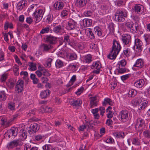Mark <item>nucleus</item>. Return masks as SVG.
<instances>
[{
    "label": "nucleus",
    "instance_id": "f257e3e1",
    "mask_svg": "<svg viewBox=\"0 0 150 150\" xmlns=\"http://www.w3.org/2000/svg\"><path fill=\"white\" fill-rule=\"evenodd\" d=\"M121 49L120 45L119 42L115 40H114L112 50L109 54L108 55V58L111 59H115Z\"/></svg>",
    "mask_w": 150,
    "mask_h": 150
},
{
    "label": "nucleus",
    "instance_id": "f03ea898",
    "mask_svg": "<svg viewBox=\"0 0 150 150\" xmlns=\"http://www.w3.org/2000/svg\"><path fill=\"white\" fill-rule=\"evenodd\" d=\"M136 105H139V110H143L146 107L148 102L144 98L139 96L135 98L133 100Z\"/></svg>",
    "mask_w": 150,
    "mask_h": 150
},
{
    "label": "nucleus",
    "instance_id": "7ed1b4c3",
    "mask_svg": "<svg viewBox=\"0 0 150 150\" xmlns=\"http://www.w3.org/2000/svg\"><path fill=\"white\" fill-rule=\"evenodd\" d=\"M115 16V19L116 21L122 22L125 21V18L127 17V13L125 10H118L117 11Z\"/></svg>",
    "mask_w": 150,
    "mask_h": 150
},
{
    "label": "nucleus",
    "instance_id": "20e7f679",
    "mask_svg": "<svg viewBox=\"0 0 150 150\" xmlns=\"http://www.w3.org/2000/svg\"><path fill=\"white\" fill-rule=\"evenodd\" d=\"M45 11L42 9H38L36 10L33 14L36 19L35 23L40 21L42 19Z\"/></svg>",
    "mask_w": 150,
    "mask_h": 150
},
{
    "label": "nucleus",
    "instance_id": "39448f33",
    "mask_svg": "<svg viewBox=\"0 0 150 150\" xmlns=\"http://www.w3.org/2000/svg\"><path fill=\"white\" fill-rule=\"evenodd\" d=\"M40 128V126L37 123L31 124L28 129V132L30 134H34L37 132Z\"/></svg>",
    "mask_w": 150,
    "mask_h": 150
},
{
    "label": "nucleus",
    "instance_id": "423d86ee",
    "mask_svg": "<svg viewBox=\"0 0 150 150\" xmlns=\"http://www.w3.org/2000/svg\"><path fill=\"white\" fill-rule=\"evenodd\" d=\"M119 116H120L122 121L125 122L129 119L130 115L127 110H122L120 112Z\"/></svg>",
    "mask_w": 150,
    "mask_h": 150
},
{
    "label": "nucleus",
    "instance_id": "0eeeda50",
    "mask_svg": "<svg viewBox=\"0 0 150 150\" xmlns=\"http://www.w3.org/2000/svg\"><path fill=\"white\" fill-rule=\"evenodd\" d=\"M135 45L133 47L134 50H137L136 51L139 52H141L142 50V43L141 40L139 39H135L134 41Z\"/></svg>",
    "mask_w": 150,
    "mask_h": 150
},
{
    "label": "nucleus",
    "instance_id": "6e6552de",
    "mask_svg": "<svg viewBox=\"0 0 150 150\" xmlns=\"http://www.w3.org/2000/svg\"><path fill=\"white\" fill-rule=\"evenodd\" d=\"M46 40L48 43L50 44L54 45L57 42V38L51 35H47Z\"/></svg>",
    "mask_w": 150,
    "mask_h": 150
},
{
    "label": "nucleus",
    "instance_id": "1a4fd4ad",
    "mask_svg": "<svg viewBox=\"0 0 150 150\" xmlns=\"http://www.w3.org/2000/svg\"><path fill=\"white\" fill-rule=\"evenodd\" d=\"M78 20V18H74V20H72L69 21L66 27L67 29L68 30H73L75 28L76 25L77 24L75 21Z\"/></svg>",
    "mask_w": 150,
    "mask_h": 150
},
{
    "label": "nucleus",
    "instance_id": "9d476101",
    "mask_svg": "<svg viewBox=\"0 0 150 150\" xmlns=\"http://www.w3.org/2000/svg\"><path fill=\"white\" fill-rule=\"evenodd\" d=\"M17 115L14 116L13 118L11 119L8 121H7L6 119L2 118L1 120L2 125H5L6 127H8L11 125V122L17 117Z\"/></svg>",
    "mask_w": 150,
    "mask_h": 150
},
{
    "label": "nucleus",
    "instance_id": "9b49d317",
    "mask_svg": "<svg viewBox=\"0 0 150 150\" xmlns=\"http://www.w3.org/2000/svg\"><path fill=\"white\" fill-rule=\"evenodd\" d=\"M20 141L19 139H17L12 141L8 144L7 147L9 149H12L15 146L18 145Z\"/></svg>",
    "mask_w": 150,
    "mask_h": 150
},
{
    "label": "nucleus",
    "instance_id": "f8f14e48",
    "mask_svg": "<svg viewBox=\"0 0 150 150\" xmlns=\"http://www.w3.org/2000/svg\"><path fill=\"white\" fill-rule=\"evenodd\" d=\"M86 3V0H76L75 1L76 6L79 8H81L85 6Z\"/></svg>",
    "mask_w": 150,
    "mask_h": 150
},
{
    "label": "nucleus",
    "instance_id": "ddd939ff",
    "mask_svg": "<svg viewBox=\"0 0 150 150\" xmlns=\"http://www.w3.org/2000/svg\"><path fill=\"white\" fill-rule=\"evenodd\" d=\"M64 6L63 2L62 1L59 0L54 3V6L55 9L59 10L62 9Z\"/></svg>",
    "mask_w": 150,
    "mask_h": 150
},
{
    "label": "nucleus",
    "instance_id": "4468645a",
    "mask_svg": "<svg viewBox=\"0 0 150 150\" xmlns=\"http://www.w3.org/2000/svg\"><path fill=\"white\" fill-rule=\"evenodd\" d=\"M122 40L123 43L125 45H127L131 43V36L128 35L122 36Z\"/></svg>",
    "mask_w": 150,
    "mask_h": 150
},
{
    "label": "nucleus",
    "instance_id": "2eb2a0df",
    "mask_svg": "<svg viewBox=\"0 0 150 150\" xmlns=\"http://www.w3.org/2000/svg\"><path fill=\"white\" fill-rule=\"evenodd\" d=\"M145 124L144 120L143 119L139 118L137 120V122L136 124V126H138L139 128L144 127Z\"/></svg>",
    "mask_w": 150,
    "mask_h": 150
},
{
    "label": "nucleus",
    "instance_id": "dca6fc26",
    "mask_svg": "<svg viewBox=\"0 0 150 150\" xmlns=\"http://www.w3.org/2000/svg\"><path fill=\"white\" fill-rule=\"evenodd\" d=\"M145 82L144 79H141L135 82L134 86L137 88H142Z\"/></svg>",
    "mask_w": 150,
    "mask_h": 150
},
{
    "label": "nucleus",
    "instance_id": "f3484780",
    "mask_svg": "<svg viewBox=\"0 0 150 150\" xmlns=\"http://www.w3.org/2000/svg\"><path fill=\"white\" fill-rule=\"evenodd\" d=\"M92 66L93 68H95L96 70H95V72L97 74L99 73V70L101 68V65H100V63L99 61H97L95 63H94L92 65Z\"/></svg>",
    "mask_w": 150,
    "mask_h": 150
},
{
    "label": "nucleus",
    "instance_id": "a211bd4d",
    "mask_svg": "<svg viewBox=\"0 0 150 150\" xmlns=\"http://www.w3.org/2000/svg\"><path fill=\"white\" fill-rule=\"evenodd\" d=\"M50 91L48 89L42 91L40 93V96L42 98H45L49 97L50 94Z\"/></svg>",
    "mask_w": 150,
    "mask_h": 150
},
{
    "label": "nucleus",
    "instance_id": "6ab92c4d",
    "mask_svg": "<svg viewBox=\"0 0 150 150\" xmlns=\"http://www.w3.org/2000/svg\"><path fill=\"white\" fill-rule=\"evenodd\" d=\"M77 57V55L74 52L68 53L67 54V58L70 61L76 59Z\"/></svg>",
    "mask_w": 150,
    "mask_h": 150
},
{
    "label": "nucleus",
    "instance_id": "aec40b11",
    "mask_svg": "<svg viewBox=\"0 0 150 150\" xmlns=\"http://www.w3.org/2000/svg\"><path fill=\"white\" fill-rule=\"evenodd\" d=\"M144 64L143 60L141 59H139L137 60L134 66L141 68L144 66Z\"/></svg>",
    "mask_w": 150,
    "mask_h": 150
},
{
    "label": "nucleus",
    "instance_id": "412c9836",
    "mask_svg": "<svg viewBox=\"0 0 150 150\" xmlns=\"http://www.w3.org/2000/svg\"><path fill=\"white\" fill-rule=\"evenodd\" d=\"M18 129L16 128H13L8 131V133L11 134V135L14 137H16L18 133Z\"/></svg>",
    "mask_w": 150,
    "mask_h": 150
},
{
    "label": "nucleus",
    "instance_id": "4be33fe9",
    "mask_svg": "<svg viewBox=\"0 0 150 150\" xmlns=\"http://www.w3.org/2000/svg\"><path fill=\"white\" fill-rule=\"evenodd\" d=\"M26 2V0H23L18 2L17 6V9L19 10H21L25 6Z\"/></svg>",
    "mask_w": 150,
    "mask_h": 150
},
{
    "label": "nucleus",
    "instance_id": "5701e85b",
    "mask_svg": "<svg viewBox=\"0 0 150 150\" xmlns=\"http://www.w3.org/2000/svg\"><path fill=\"white\" fill-rule=\"evenodd\" d=\"M139 30V25L137 23H134L132 24L131 31L133 33L137 32Z\"/></svg>",
    "mask_w": 150,
    "mask_h": 150
},
{
    "label": "nucleus",
    "instance_id": "b1692460",
    "mask_svg": "<svg viewBox=\"0 0 150 150\" xmlns=\"http://www.w3.org/2000/svg\"><path fill=\"white\" fill-rule=\"evenodd\" d=\"M142 6H140L139 4H136L132 9L133 11L137 13H142V11L141 10Z\"/></svg>",
    "mask_w": 150,
    "mask_h": 150
},
{
    "label": "nucleus",
    "instance_id": "393cba45",
    "mask_svg": "<svg viewBox=\"0 0 150 150\" xmlns=\"http://www.w3.org/2000/svg\"><path fill=\"white\" fill-rule=\"evenodd\" d=\"M49 31L51 33L52 32V30L50 29V26H48L45 27H43L40 33L43 34L45 33H48Z\"/></svg>",
    "mask_w": 150,
    "mask_h": 150
},
{
    "label": "nucleus",
    "instance_id": "a878e982",
    "mask_svg": "<svg viewBox=\"0 0 150 150\" xmlns=\"http://www.w3.org/2000/svg\"><path fill=\"white\" fill-rule=\"evenodd\" d=\"M86 33L87 34V36L90 39H93L94 38V36L90 28L86 29L85 30Z\"/></svg>",
    "mask_w": 150,
    "mask_h": 150
},
{
    "label": "nucleus",
    "instance_id": "bb28decb",
    "mask_svg": "<svg viewBox=\"0 0 150 150\" xmlns=\"http://www.w3.org/2000/svg\"><path fill=\"white\" fill-rule=\"evenodd\" d=\"M83 25L86 27H89L92 25V20L89 19H84L83 20Z\"/></svg>",
    "mask_w": 150,
    "mask_h": 150
},
{
    "label": "nucleus",
    "instance_id": "cd10ccee",
    "mask_svg": "<svg viewBox=\"0 0 150 150\" xmlns=\"http://www.w3.org/2000/svg\"><path fill=\"white\" fill-rule=\"evenodd\" d=\"M43 150H58L57 148L55 147L53 148L50 144H46L42 146Z\"/></svg>",
    "mask_w": 150,
    "mask_h": 150
},
{
    "label": "nucleus",
    "instance_id": "c85d7f7f",
    "mask_svg": "<svg viewBox=\"0 0 150 150\" xmlns=\"http://www.w3.org/2000/svg\"><path fill=\"white\" fill-rule=\"evenodd\" d=\"M7 86L10 88H13L15 85V81L12 79H9L6 82Z\"/></svg>",
    "mask_w": 150,
    "mask_h": 150
},
{
    "label": "nucleus",
    "instance_id": "c756f323",
    "mask_svg": "<svg viewBox=\"0 0 150 150\" xmlns=\"http://www.w3.org/2000/svg\"><path fill=\"white\" fill-rule=\"evenodd\" d=\"M103 104V106H105L108 104L110 105H113V102L111 99L109 98H106L104 100Z\"/></svg>",
    "mask_w": 150,
    "mask_h": 150
},
{
    "label": "nucleus",
    "instance_id": "7c9ffc66",
    "mask_svg": "<svg viewBox=\"0 0 150 150\" xmlns=\"http://www.w3.org/2000/svg\"><path fill=\"white\" fill-rule=\"evenodd\" d=\"M82 101L79 99H77L75 100H73L72 102H71V104L73 106H79L81 104Z\"/></svg>",
    "mask_w": 150,
    "mask_h": 150
},
{
    "label": "nucleus",
    "instance_id": "2f4dec72",
    "mask_svg": "<svg viewBox=\"0 0 150 150\" xmlns=\"http://www.w3.org/2000/svg\"><path fill=\"white\" fill-rule=\"evenodd\" d=\"M92 56L89 54L86 55L84 57V62L87 63H89L92 61Z\"/></svg>",
    "mask_w": 150,
    "mask_h": 150
},
{
    "label": "nucleus",
    "instance_id": "473e14b6",
    "mask_svg": "<svg viewBox=\"0 0 150 150\" xmlns=\"http://www.w3.org/2000/svg\"><path fill=\"white\" fill-rule=\"evenodd\" d=\"M137 94V92L136 90L132 89L129 90L128 93V96L129 97H133Z\"/></svg>",
    "mask_w": 150,
    "mask_h": 150
},
{
    "label": "nucleus",
    "instance_id": "72a5a7b5",
    "mask_svg": "<svg viewBox=\"0 0 150 150\" xmlns=\"http://www.w3.org/2000/svg\"><path fill=\"white\" fill-rule=\"evenodd\" d=\"M6 98V94L4 91H1L0 92V101L5 100Z\"/></svg>",
    "mask_w": 150,
    "mask_h": 150
},
{
    "label": "nucleus",
    "instance_id": "f704fd0d",
    "mask_svg": "<svg viewBox=\"0 0 150 150\" xmlns=\"http://www.w3.org/2000/svg\"><path fill=\"white\" fill-rule=\"evenodd\" d=\"M114 136L117 138L124 137V133L121 132H114L113 133Z\"/></svg>",
    "mask_w": 150,
    "mask_h": 150
},
{
    "label": "nucleus",
    "instance_id": "c9c22d12",
    "mask_svg": "<svg viewBox=\"0 0 150 150\" xmlns=\"http://www.w3.org/2000/svg\"><path fill=\"white\" fill-rule=\"evenodd\" d=\"M127 64V62L125 59H123L118 62L117 65H118V67H124Z\"/></svg>",
    "mask_w": 150,
    "mask_h": 150
},
{
    "label": "nucleus",
    "instance_id": "e433bc0d",
    "mask_svg": "<svg viewBox=\"0 0 150 150\" xmlns=\"http://www.w3.org/2000/svg\"><path fill=\"white\" fill-rule=\"evenodd\" d=\"M69 37L70 36L67 35L64 36L63 42H65V45L67 43L68 44H70V40Z\"/></svg>",
    "mask_w": 150,
    "mask_h": 150
},
{
    "label": "nucleus",
    "instance_id": "4c0bfd02",
    "mask_svg": "<svg viewBox=\"0 0 150 150\" xmlns=\"http://www.w3.org/2000/svg\"><path fill=\"white\" fill-rule=\"evenodd\" d=\"M114 26L115 25L113 23L111 22L109 23L108 25V28L110 33H112L114 32Z\"/></svg>",
    "mask_w": 150,
    "mask_h": 150
},
{
    "label": "nucleus",
    "instance_id": "58836bf2",
    "mask_svg": "<svg viewBox=\"0 0 150 150\" xmlns=\"http://www.w3.org/2000/svg\"><path fill=\"white\" fill-rule=\"evenodd\" d=\"M62 27L60 25L55 27L53 28V31L55 33H58L61 32Z\"/></svg>",
    "mask_w": 150,
    "mask_h": 150
},
{
    "label": "nucleus",
    "instance_id": "ea45409f",
    "mask_svg": "<svg viewBox=\"0 0 150 150\" xmlns=\"http://www.w3.org/2000/svg\"><path fill=\"white\" fill-rule=\"evenodd\" d=\"M28 65L30 67V70L31 71H35L37 69L36 64L30 62L29 63Z\"/></svg>",
    "mask_w": 150,
    "mask_h": 150
},
{
    "label": "nucleus",
    "instance_id": "a19ab883",
    "mask_svg": "<svg viewBox=\"0 0 150 150\" xmlns=\"http://www.w3.org/2000/svg\"><path fill=\"white\" fill-rule=\"evenodd\" d=\"M94 30L96 33L99 36H101L102 35V33L101 31V29L98 27H95Z\"/></svg>",
    "mask_w": 150,
    "mask_h": 150
},
{
    "label": "nucleus",
    "instance_id": "79ce46f5",
    "mask_svg": "<svg viewBox=\"0 0 150 150\" xmlns=\"http://www.w3.org/2000/svg\"><path fill=\"white\" fill-rule=\"evenodd\" d=\"M63 63L60 60L57 59L56 61L55 65L56 67L60 68L61 67L63 66Z\"/></svg>",
    "mask_w": 150,
    "mask_h": 150
},
{
    "label": "nucleus",
    "instance_id": "37998d69",
    "mask_svg": "<svg viewBox=\"0 0 150 150\" xmlns=\"http://www.w3.org/2000/svg\"><path fill=\"white\" fill-rule=\"evenodd\" d=\"M143 135L146 138L149 139L150 138V130H147L144 131L143 132Z\"/></svg>",
    "mask_w": 150,
    "mask_h": 150
},
{
    "label": "nucleus",
    "instance_id": "c03bdc74",
    "mask_svg": "<svg viewBox=\"0 0 150 150\" xmlns=\"http://www.w3.org/2000/svg\"><path fill=\"white\" fill-rule=\"evenodd\" d=\"M44 50L47 51L52 47V46L51 45H47V44H43Z\"/></svg>",
    "mask_w": 150,
    "mask_h": 150
},
{
    "label": "nucleus",
    "instance_id": "a18cd8bd",
    "mask_svg": "<svg viewBox=\"0 0 150 150\" xmlns=\"http://www.w3.org/2000/svg\"><path fill=\"white\" fill-rule=\"evenodd\" d=\"M52 60V59L50 58L48 59L45 64V66L48 68L50 67H51V63Z\"/></svg>",
    "mask_w": 150,
    "mask_h": 150
},
{
    "label": "nucleus",
    "instance_id": "49530a36",
    "mask_svg": "<svg viewBox=\"0 0 150 150\" xmlns=\"http://www.w3.org/2000/svg\"><path fill=\"white\" fill-rule=\"evenodd\" d=\"M23 90V87L19 86L18 85V86H16L15 90L17 93H21L22 91Z\"/></svg>",
    "mask_w": 150,
    "mask_h": 150
},
{
    "label": "nucleus",
    "instance_id": "de8ad7c7",
    "mask_svg": "<svg viewBox=\"0 0 150 150\" xmlns=\"http://www.w3.org/2000/svg\"><path fill=\"white\" fill-rule=\"evenodd\" d=\"M132 143L133 144L136 145H139L140 144V141L139 140L138 138H136L134 139L132 141Z\"/></svg>",
    "mask_w": 150,
    "mask_h": 150
},
{
    "label": "nucleus",
    "instance_id": "09e8293b",
    "mask_svg": "<svg viewBox=\"0 0 150 150\" xmlns=\"http://www.w3.org/2000/svg\"><path fill=\"white\" fill-rule=\"evenodd\" d=\"M67 53L66 51L62 50L59 52L58 55L62 57H63L65 56H66L67 57Z\"/></svg>",
    "mask_w": 150,
    "mask_h": 150
},
{
    "label": "nucleus",
    "instance_id": "8fccbe9b",
    "mask_svg": "<svg viewBox=\"0 0 150 150\" xmlns=\"http://www.w3.org/2000/svg\"><path fill=\"white\" fill-rule=\"evenodd\" d=\"M53 16L52 14H49L47 16V22L48 23L52 21L53 20Z\"/></svg>",
    "mask_w": 150,
    "mask_h": 150
},
{
    "label": "nucleus",
    "instance_id": "3c124183",
    "mask_svg": "<svg viewBox=\"0 0 150 150\" xmlns=\"http://www.w3.org/2000/svg\"><path fill=\"white\" fill-rule=\"evenodd\" d=\"M144 37L147 44H149L150 43V36L148 35H145Z\"/></svg>",
    "mask_w": 150,
    "mask_h": 150
},
{
    "label": "nucleus",
    "instance_id": "603ef678",
    "mask_svg": "<svg viewBox=\"0 0 150 150\" xmlns=\"http://www.w3.org/2000/svg\"><path fill=\"white\" fill-rule=\"evenodd\" d=\"M19 70V67L17 66L15 67H14L13 69V71L14 75L16 76H18L19 74L18 71Z\"/></svg>",
    "mask_w": 150,
    "mask_h": 150
},
{
    "label": "nucleus",
    "instance_id": "864d4df0",
    "mask_svg": "<svg viewBox=\"0 0 150 150\" xmlns=\"http://www.w3.org/2000/svg\"><path fill=\"white\" fill-rule=\"evenodd\" d=\"M119 69L118 70V72L120 74H122L125 72L127 70V69L125 68H122V67H119Z\"/></svg>",
    "mask_w": 150,
    "mask_h": 150
},
{
    "label": "nucleus",
    "instance_id": "5fc2aeb1",
    "mask_svg": "<svg viewBox=\"0 0 150 150\" xmlns=\"http://www.w3.org/2000/svg\"><path fill=\"white\" fill-rule=\"evenodd\" d=\"M130 53L129 50L128 48H126L125 50H124L123 54H124L126 56L128 57L129 56Z\"/></svg>",
    "mask_w": 150,
    "mask_h": 150
},
{
    "label": "nucleus",
    "instance_id": "6e6d98bb",
    "mask_svg": "<svg viewBox=\"0 0 150 150\" xmlns=\"http://www.w3.org/2000/svg\"><path fill=\"white\" fill-rule=\"evenodd\" d=\"M24 81L21 80H19L17 82L16 86L21 87H23Z\"/></svg>",
    "mask_w": 150,
    "mask_h": 150
},
{
    "label": "nucleus",
    "instance_id": "4d7b16f0",
    "mask_svg": "<svg viewBox=\"0 0 150 150\" xmlns=\"http://www.w3.org/2000/svg\"><path fill=\"white\" fill-rule=\"evenodd\" d=\"M7 78V75L6 74H2L0 79L1 81L2 82H5Z\"/></svg>",
    "mask_w": 150,
    "mask_h": 150
},
{
    "label": "nucleus",
    "instance_id": "13d9d810",
    "mask_svg": "<svg viewBox=\"0 0 150 150\" xmlns=\"http://www.w3.org/2000/svg\"><path fill=\"white\" fill-rule=\"evenodd\" d=\"M42 109L43 110H42V111H43L45 112H50L51 110L50 108L48 107L45 106V107H43L42 108Z\"/></svg>",
    "mask_w": 150,
    "mask_h": 150
},
{
    "label": "nucleus",
    "instance_id": "bf43d9fd",
    "mask_svg": "<svg viewBox=\"0 0 150 150\" xmlns=\"http://www.w3.org/2000/svg\"><path fill=\"white\" fill-rule=\"evenodd\" d=\"M112 68L110 67H108L106 69L108 75L110 76L112 74L111 70Z\"/></svg>",
    "mask_w": 150,
    "mask_h": 150
},
{
    "label": "nucleus",
    "instance_id": "052dcab7",
    "mask_svg": "<svg viewBox=\"0 0 150 150\" xmlns=\"http://www.w3.org/2000/svg\"><path fill=\"white\" fill-rule=\"evenodd\" d=\"M105 142L107 143H112L114 142V141L112 138L110 137L108 138L106 140Z\"/></svg>",
    "mask_w": 150,
    "mask_h": 150
},
{
    "label": "nucleus",
    "instance_id": "680f3d73",
    "mask_svg": "<svg viewBox=\"0 0 150 150\" xmlns=\"http://www.w3.org/2000/svg\"><path fill=\"white\" fill-rule=\"evenodd\" d=\"M129 74H126L121 76V78L122 80L124 81L128 79L129 77Z\"/></svg>",
    "mask_w": 150,
    "mask_h": 150
},
{
    "label": "nucleus",
    "instance_id": "e2e57ef3",
    "mask_svg": "<svg viewBox=\"0 0 150 150\" xmlns=\"http://www.w3.org/2000/svg\"><path fill=\"white\" fill-rule=\"evenodd\" d=\"M117 83L115 82H111L110 85V86L111 87V88L112 90L114 89L115 88L116 86Z\"/></svg>",
    "mask_w": 150,
    "mask_h": 150
},
{
    "label": "nucleus",
    "instance_id": "0e129e2a",
    "mask_svg": "<svg viewBox=\"0 0 150 150\" xmlns=\"http://www.w3.org/2000/svg\"><path fill=\"white\" fill-rule=\"evenodd\" d=\"M98 105L97 101L93 102H90V105L91 108H92L94 106H96Z\"/></svg>",
    "mask_w": 150,
    "mask_h": 150
},
{
    "label": "nucleus",
    "instance_id": "69168bd1",
    "mask_svg": "<svg viewBox=\"0 0 150 150\" xmlns=\"http://www.w3.org/2000/svg\"><path fill=\"white\" fill-rule=\"evenodd\" d=\"M43 137L40 135H38L35 137L34 139L36 141H39L42 139Z\"/></svg>",
    "mask_w": 150,
    "mask_h": 150
},
{
    "label": "nucleus",
    "instance_id": "338daca9",
    "mask_svg": "<svg viewBox=\"0 0 150 150\" xmlns=\"http://www.w3.org/2000/svg\"><path fill=\"white\" fill-rule=\"evenodd\" d=\"M108 8L107 6L104 5H103L101 6V9L103 11V12H105V13L107 11V10H108Z\"/></svg>",
    "mask_w": 150,
    "mask_h": 150
},
{
    "label": "nucleus",
    "instance_id": "774afa93",
    "mask_svg": "<svg viewBox=\"0 0 150 150\" xmlns=\"http://www.w3.org/2000/svg\"><path fill=\"white\" fill-rule=\"evenodd\" d=\"M24 150H31V146L30 144H26L25 145Z\"/></svg>",
    "mask_w": 150,
    "mask_h": 150
}]
</instances>
